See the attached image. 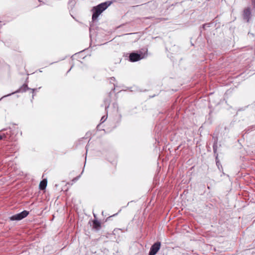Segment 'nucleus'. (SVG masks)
<instances>
[{
  "label": "nucleus",
  "instance_id": "obj_1",
  "mask_svg": "<svg viewBox=\"0 0 255 255\" xmlns=\"http://www.w3.org/2000/svg\"><path fill=\"white\" fill-rule=\"evenodd\" d=\"M107 7L108 5L106 2L102 3L94 7L93 10L94 11L92 15L93 20L97 19L98 16L107 8Z\"/></svg>",
  "mask_w": 255,
  "mask_h": 255
},
{
  "label": "nucleus",
  "instance_id": "obj_2",
  "mask_svg": "<svg viewBox=\"0 0 255 255\" xmlns=\"http://www.w3.org/2000/svg\"><path fill=\"white\" fill-rule=\"evenodd\" d=\"M28 212L27 211H23L22 212L14 215L11 216L10 219L12 221L14 220H20L23 218L26 217L28 215Z\"/></svg>",
  "mask_w": 255,
  "mask_h": 255
},
{
  "label": "nucleus",
  "instance_id": "obj_3",
  "mask_svg": "<svg viewBox=\"0 0 255 255\" xmlns=\"http://www.w3.org/2000/svg\"><path fill=\"white\" fill-rule=\"evenodd\" d=\"M160 248V243L156 242L151 247L149 255H155L159 251Z\"/></svg>",
  "mask_w": 255,
  "mask_h": 255
},
{
  "label": "nucleus",
  "instance_id": "obj_4",
  "mask_svg": "<svg viewBox=\"0 0 255 255\" xmlns=\"http://www.w3.org/2000/svg\"><path fill=\"white\" fill-rule=\"evenodd\" d=\"M129 61L132 62H136L142 59L140 54L136 53H131L129 56Z\"/></svg>",
  "mask_w": 255,
  "mask_h": 255
},
{
  "label": "nucleus",
  "instance_id": "obj_5",
  "mask_svg": "<svg viewBox=\"0 0 255 255\" xmlns=\"http://www.w3.org/2000/svg\"><path fill=\"white\" fill-rule=\"evenodd\" d=\"M243 16L244 19H246L247 21L249 22L251 16V12L250 8L245 9Z\"/></svg>",
  "mask_w": 255,
  "mask_h": 255
},
{
  "label": "nucleus",
  "instance_id": "obj_6",
  "mask_svg": "<svg viewBox=\"0 0 255 255\" xmlns=\"http://www.w3.org/2000/svg\"><path fill=\"white\" fill-rule=\"evenodd\" d=\"M101 227V223L97 220H94L93 221V228L96 230H99Z\"/></svg>",
  "mask_w": 255,
  "mask_h": 255
},
{
  "label": "nucleus",
  "instance_id": "obj_7",
  "mask_svg": "<svg viewBox=\"0 0 255 255\" xmlns=\"http://www.w3.org/2000/svg\"><path fill=\"white\" fill-rule=\"evenodd\" d=\"M47 184V179H43L39 184V189L41 190H45Z\"/></svg>",
  "mask_w": 255,
  "mask_h": 255
},
{
  "label": "nucleus",
  "instance_id": "obj_8",
  "mask_svg": "<svg viewBox=\"0 0 255 255\" xmlns=\"http://www.w3.org/2000/svg\"><path fill=\"white\" fill-rule=\"evenodd\" d=\"M29 89L26 84H23L18 90L19 92H24Z\"/></svg>",
  "mask_w": 255,
  "mask_h": 255
},
{
  "label": "nucleus",
  "instance_id": "obj_9",
  "mask_svg": "<svg viewBox=\"0 0 255 255\" xmlns=\"http://www.w3.org/2000/svg\"><path fill=\"white\" fill-rule=\"evenodd\" d=\"M6 138V135L5 134L0 135V141L2 139H5Z\"/></svg>",
  "mask_w": 255,
  "mask_h": 255
},
{
  "label": "nucleus",
  "instance_id": "obj_10",
  "mask_svg": "<svg viewBox=\"0 0 255 255\" xmlns=\"http://www.w3.org/2000/svg\"><path fill=\"white\" fill-rule=\"evenodd\" d=\"M252 3L254 7H255V0H252Z\"/></svg>",
  "mask_w": 255,
  "mask_h": 255
},
{
  "label": "nucleus",
  "instance_id": "obj_11",
  "mask_svg": "<svg viewBox=\"0 0 255 255\" xmlns=\"http://www.w3.org/2000/svg\"><path fill=\"white\" fill-rule=\"evenodd\" d=\"M40 2L42 1V0H38Z\"/></svg>",
  "mask_w": 255,
  "mask_h": 255
}]
</instances>
